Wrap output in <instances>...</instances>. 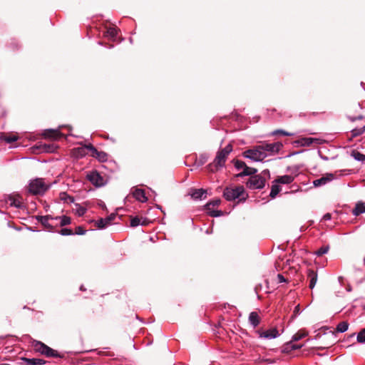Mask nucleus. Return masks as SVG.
Here are the masks:
<instances>
[{
    "instance_id": "nucleus-1",
    "label": "nucleus",
    "mask_w": 365,
    "mask_h": 365,
    "mask_svg": "<svg viewBox=\"0 0 365 365\" xmlns=\"http://www.w3.org/2000/svg\"><path fill=\"white\" fill-rule=\"evenodd\" d=\"M232 151V146L228 144L224 148L220 150L216 155L213 162L207 165V168L210 172L215 173L218 169L225 166L226 160L229 154Z\"/></svg>"
},
{
    "instance_id": "nucleus-2",
    "label": "nucleus",
    "mask_w": 365,
    "mask_h": 365,
    "mask_svg": "<svg viewBox=\"0 0 365 365\" xmlns=\"http://www.w3.org/2000/svg\"><path fill=\"white\" fill-rule=\"evenodd\" d=\"M223 196L227 201H232L240 199V201H245L247 195L245 196V188L243 186H237L235 188L226 187L223 192Z\"/></svg>"
},
{
    "instance_id": "nucleus-3",
    "label": "nucleus",
    "mask_w": 365,
    "mask_h": 365,
    "mask_svg": "<svg viewBox=\"0 0 365 365\" xmlns=\"http://www.w3.org/2000/svg\"><path fill=\"white\" fill-rule=\"evenodd\" d=\"M49 186L46 184L43 178H36L30 180L29 184V192L34 195H42Z\"/></svg>"
},
{
    "instance_id": "nucleus-4",
    "label": "nucleus",
    "mask_w": 365,
    "mask_h": 365,
    "mask_svg": "<svg viewBox=\"0 0 365 365\" xmlns=\"http://www.w3.org/2000/svg\"><path fill=\"white\" fill-rule=\"evenodd\" d=\"M33 346L34 349L46 356V357L61 358L63 357L56 350H54L41 341H34Z\"/></svg>"
},
{
    "instance_id": "nucleus-5",
    "label": "nucleus",
    "mask_w": 365,
    "mask_h": 365,
    "mask_svg": "<svg viewBox=\"0 0 365 365\" xmlns=\"http://www.w3.org/2000/svg\"><path fill=\"white\" fill-rule=\"evenodd\" d=\"M243 156L254 161H262L267 154H264V151L261 150L260 145L257 146L253 149H249L243 153Z\"/></svg>"
},
{
    "instance_id": "nucleus-6",
    "label": "nucleus",
    "mask_w": 365,
    "mask_h": 365,
    "mask_svg": "<svg viewBox=\"0 0 365 365\" xmlns=\"http://www.w3.org/2000/svg\"><path fill=\"white\" fill-rule=\"evenodd\" d=\"M265 178L261 175H252L247 182V186L250 189H262L265 185Z\"/></svg>"
},
{
    "instance_id": "nucleus-7",
    "label": "nucleus",
    "mask_w": 365,
    "mask_h": 365,
    "mask_svg": "<svg viewBox=\"0 0 365 365\" xmlns=\"http://www.w3.org/2000/svg\"><path fill=\"white\" fill-rule=\"evenodd\" d=\"M261 150L264 151V154L272 155L277 153L281 148L283 147V145L280 142H276L272 143H265L260 145Z\"/></svg>"
},
{
    "instance_id": "nucleus-8",
    "label": "nucleus",
    "mask_w": 365,
    "mask_h": 365,
    "mask_svg": "<svg viewBox=\"0 0 365 365\" xmlns=\"http://www.w3.org/2000/svg\"><path fill=\"white\" fill-rule=\"evenodd\" d=\"M87 179L95 186L101 187L105 185L104 178L96 170L87 175Z\"/></svg>"
},
{
    "instance_id": "nucleus-9",
    "label": "nucleus",
    "mask_w": 365,
    "mask_h": 365,
    "mask_svg": "<svg viewBox=\"0 0 365 365\" xmlns=\"http://www.w3.org/2000/svg\"><path fill=\"white\" fill-rule=\"evenodd\" d=\"M334 179V175L332 173H327L320 178L316 179L313 181L314 187H321L327 185Z\"/></svg>"
},
{
    "instance_id": "nucleus-10",
    "label": "nucleus",
    "mask_w": 365,
    "mask_h": 365,
    "mask_svg": "<svg viewBox=\"0 0 365 365\" xmlns=\"http://www.w3.org/2000/svg\"><path fill=\"white\" fill-rule=\"evenodd\" d=\"M116 216V214L111 213L109 216L105 218H101L96 222V226L98 229H104L111 224L112 221L115 219Z\"/></svg>"
},
{
    "instance_id": "nucleus-11",
    "label": "nucleus",
    "mask_w": 365,
    "mask_h": 365,
    "mask_svg": "<svg viewBox=\"0 0 365 365\" xmlns=\"http://www.w3.org/2000/svg\"><path fill=\"white\" fill-rule=\"evenodd\" d=\"M258 333L259 334V337L268 339H275L279 336V331L276 328L267 330L265 331H259Z\"/></svg>"
},
{
    "instance_id": "nucleus-12",
    "label": "nucleus",
    "mask_w": 365,
    "mask_h": 365,
    "mask_svg": "<svg viewBox=\"0 0 365 365\" xmlns=\"http://www.w3.org/2000/svg\"><path fill=\"white\" fill-rule=\"evenodd\" d=\"M133 197L139 202H145L148 197L145 195V190L140 188H135L132 192Z\"/></svg>"
},
{
    "instance_id": "nucleus-13",
    "label": "nucleus",
    "mask_w": 365,
    "mask_h": 365,
    "mask_svg": "<svg viewBox=\"0 0 365 365\" xmlns=\"http://www.w3.org/2000/svg\"><path fill=\"white\" fill-rule=\"evenodd\" d=\"M35 217L49 232L53 231V225L49 222L48 216L36 215Z\"/></svg>"
},
{
    "instance_id": "nucleus-14",
    "label": "nucleus",
    "mask_w": 365,
    "mask_h": 365,
    "mask_svg": "<svg viewBox=\"0 0 365 365\" xmlns=\"http://www.w3.org/2000/svg\"><path fill=\"white\" fill-rule=\"evenodd\" d=\"M190 195L192 198L195 200H202L206 197V190L202 188L200 189H192L190 192Z\"/></svg>"
},
{
    "instance_id": "nucleus-15",
    "label": "nucleus",
    "mask_w": 365,
    "mask_h": 365,
    "mask_svg": "<svg viewBox=\"0 0 365 365\" xmlns=\"http://www.w3.org/2000/svg\"><path fill=\"white\" fill-rule=\"evenodd\" d=\"M294 180V176L292 175H284L277 177L273 182L278 184L289 185Z\"/></svg>"
},
{
    "instance_id": "nucleus-16",
    "label": "nucleus",
    "mask_w": 365,
    "mask_h": 365,
    "mask_svg": "<svg viewBox=\"0 0 365 365\" xmlns=\"http://www.w3.org/2000/svg\"><path fill=\"white\" fill-rule=\"evenodd\" d=\"M307 278L309 281V287L311 289H314V287H315V285L317 284V279H318V275H317V272L314 271L313 269H308Z\"/></svg>"
},
{
    "instance_id": "nucleus-17",
    "label": "nucleus",
    "mask_w": 365,
    "mask_h": 365,
    "mask_svg": "<svg viewBox=\"0 0 365 365\" xmlns=\"http://www.w3.org/2000/svg\"><path fill=\"white\" fill-rule=\"evenodd\" d=\"M249 322L254 327H257L260 322L259 317L255 312H252L249 315Z\"/></svg>"
},
{
    "instance_id": "nucleus-18",
    "label": "nucleus",
    "mask_w": 365,
    "mask_h": 365,
    "mask_svg": "<svg viewBox=\"0 0 365 365\" xmlns=\"http://www.w3.org/2000/svg\"><path fill=\"white\" fill-rule=\"evenodd\" d=\"M363 213H365V205L362 202H359L352 210V214L354 216H358Z\"/></svg>"
},
{
    "instance_id": "nucleus-19",
    "label": "nucleus",
    "mask_w": 365,
    "mask_h": 365,
    "mask_svg": "<svg viewBox=\"0 0 365 365\" xmlns=\"http://www.w3.org/2000/svg\"><path fill=\"white\" fill-rule=\"evenodd\" d=\"M257 173V170L253 168H250L246 165V167L244 168L243 170L237 175L239 177H243V176H249L252 175Z\"/></svg>"
},
{
    "instance_id": "nucleus-20",
    "label": "nucleus",
    "mask_w": 365,
    "mask_h": 365,
    "mask_svg": "<svg viewBox=\"0 0 365 365\" xmlns=\"http://www.w3.org/2000/svg\"><path fill=\"white\" fill-rule=\"evenodd\" d=\"M26 362L27 365H43L46 364V361L41 359H24Z\"/></svg>"
},
{
    "instance_id": "nucleus-21",
    "label": "nucleus",
    "mask_w": 365,
    "mask_h": 365,
    "mask_svg": "<svg viewBox=\"0 0 365 365\" xmlns=\"http://www.w3.org/2000/svg\"><path fill=\"white\" fill-rule=\"evenodd\" d=\"M93 157L96 158L101 162H106L108 160V155L106 153L103 151H98L97 150V152H95L93 154H91Z\"/></svg>"
},
{
    "instance_id": "nucleus-22",
    "label": "nucleus",
    "mask_w": 365,
    "mask_h": 365,
    "mask_svg": "<svg viewBox=\"0 0 365 365\" xmlns=\"http://www.w3.org/2000/svg\"><path fill=\"white\" fill-rule=\"evenodd\" d=\"M55 220L60 221V226L63 227L65 225H70L71 222V220L70 217L63 215V216H57L55 217Z\"/></svg>"
},
{
    "instance_id": "nucleus-23",
    "label": "nucleus",
    "mask_w": 365,
    "mask_h": 365,
    "mask_svg": "<svg viewBox=\"0 0 365 365\" xmlns=\"http://www.w3.org/2000/svg\"><path fill=\"white\" fill-rule=\"evenodd\" d=\"M295 143L301 146H310L313 143V138H302Z\"/></svg>"
},
{
    "instance_id": "nucleus-24",
    "label": "nucleus",
    "mask_w": 365,
    "mask_h": 365,
    "mask_svg": "<svg viewBox=\"0 0 365 365\" xmlns=\"http://www.w3.org/2000/svg\"><path fill=\"white\" fill-rule=\"evenodd\" d=\"M272 185L269 196L272 198H274L277 194L281 191L282 188L278 183H275Z\"/></svg>"
},
{
    "instance_id": "nucleus-25",
    "label": "nucleus",
    "mask_w": 365,
    "mask_h": 365,
    "mask_svg": "<svg viewBox=\"0 0 365 365\" xmlns=\"http://www.w3.org/2000/svg\"><path fill=\"white\" fill-rule=\"evenodd\" d=\"M118 34V31L115 28L110 27L106 30V36L112 40H115Z\"/></svg>"
},
{
    "instance_id": "nucleus-26",
    "label": "nucleus",
    "mask_w": 365,
    "mask_h": 365,
    "mask_svg": "<svg viewBox=\"0 0 365 365\" xmlns=\"http://www.w3.org/2000/svg\"><path fill=\"white\" fill-rule=\"evenodd\" d=\"M365 132V125L361 128H356L351 130V138H356L362 135Z\"/></svg>"
},
{
    "instance_id": "nucleus-27",
    "label": "nucleus",
    "mask_w": 365,
    "mask_h": 365,
    "mask_svg": "<svg viewBox=\"0 0 365 365\" xmlns=\"http://www.w3.org/2000/svg\"><path fill=\"white\" fill-rule=\"evenodd\" d=\"M351 156L357 161L362 163L365 162V155L359 151L353 150L351 153Z\"/></svg>"
},
{
    "instance_id": "nucleus-28",
    "label": "nucleus",
    "mask_w": 365,
    "mask_h": 365,
    "mask_svg": "<svg viewBox=\"0 0 365 365\" xmlns=\"http://www.w3.org/2000/svg\"><path fill=\"white\" fill-rule=\"evenodd\" d=\"M349 328V324L346 322H341L336 326V331L339 333H344L347 331Z\"/></svg>"
},
{
    "instance_id": "nucleus-29",
    "label": "nucleus",
    "mask_w": 365,
    "mask_h": 365,
    "mask_svg": "<svg viewBox=\"0 0 365 365\" xmlns=\"http://www.w3.org/2000/svg\"><path fill=\"white\" fill-rule=\"evenodd\" d=\"M278 134H280V135H284V136H292V135H294V133L287 132V131H285L284 130H282V129H278V130H276L272 132V135H278Z\"/></svg>"
},
{
    "instance_id": "nucleus-30",
    "label": "nucleus",
    "mask_w": 365,
    "mask_h": 365,
    "mask_svg": "<svg viewBox=\"0 0 365 365\" xmlns=\"http://www.w3.org/2000/svg\"><path fill=\"white\" fill-rule=\"evenodd\" d=\"M356 339L359 343L365 342V329H363L361 331L359 332Z\"/></svg>"
},
{
    "instance_id": "nucleus-31",
    "label": "nucleus",
    "mask_w": 365,
    "mask_h": 365,
    "mask_svg": "<svg viewBox=\"0 0 365 365\" xmlns=\"http://www.w3.org/2000/svg\"><path fill=\"white\" fill-rule=\"evenodd\" d=\"M207 155L206 154H202L199 157V159L196 161L198 166L202 165L207 160Z\"/></svg>"
},
{
    "instance_id": "nucleus-32",
    "label": "nucleus",
    "mask_w": 365,
    "mask_h": 365,
    "mask_svg": "<svg viewBox=\"0 0 365 365\" xmlns=\"http://www.w3.org/2000/svg\"><path fill=\"white\" fill-rule=\"evenodd\" d=\"M299 167L297 165H295L294 167H287V171L290 172L292 174H294V178L298 175L299 173Z\"/></svg>"
},
{
    "instance_id": "nucleus-33",
    "label": "nucleus",
    "mask_w": 365,
    "mask_h": 365,
    "mask_svg": "<svg viewBox=\"0 0 365 365\" xmlns=\"http://www.w3.org/2000/svg\"><path fill=\"white\" fill-rule=\"evenodd\" d=\"M234 164H235V168L237 170L244 169V168L246 167L245 163L242 160H235Z\"/></svg>"
},
{
    "instance_id": "nucleus-34",
    "label": "nucleus",
    "mask_w": 365,
    "mask_h": 365,
    "mask_svg": "<svg viewBox=\"0 0 365 365\" xmlns=\"http://www.w3.org/2000/svg\"><path fill=\"white\" fill-rule=\"evenodd\" d=\"M58 134V130H46L45 133H44L45 136L52 137V138H56Z\"/></svg>"
},
{
    "instance_id": "nucleus-35",
    "label": "nucleus",
    "mask_w": 365,
    "mask_h": 365,
    "mask_svg": "<svg viewBox=\"0 0 365 365\" xmlns=\"http://www.w3.org/2000/svg\"><path fill=\"white\" fill-rule=\"evenodd\" d=\"M329 251V247L328 246H324L320 247L317 252L316 255L318 256H322L324 254H327Z\"/></svg>"
},
{
    "instance_id": "nucleus-36",
    "label": "nucleus",
    "mask_w": 365,
    "mask_h": 365,
    "mask_svg": "<svg viewBox=\"0 0 365 365\" xmlns=\"http://www.w3.org/2000/svg\"><path fill=\"white\" fill-rule=\"evenodd\" d=\"M59 234H61V235H63V236H68V235H72L74 233L73 232V231L71 229L63 228L60 230Z\"/></svg>"
},
{
    "instance_id": "nucleus-37",
    "label": "nucleus",
    "mask_w": 365,
    "mask_h": 365,
    "mask_svg": "<svg viewBox=\"0 0 365 365\" xmlns=\"http://www.w3.org/2000/svg\"><path fill=\"white\" fill-rule=\"evenodd\" d=\"M302 346H303V345H302V344H299V345H294V344H292V343L290 342V343H289V344H287V347H286V348H284V352H285V351H287L286 349H288V348H289V347H290V349H291L292 350H296V349H301Z\"/></svg>"
},
{
    "instance_id": "nucleus-38",
    "label": "nucleus",
    "mask_w": 365,
    "mask_h": 365,
    "mask_svg": "<svg viewBox=\"0 0 365 365\" xmlns=\"http://www.w3.org/2000/svg\"><path fill=\"white\" fill-rule=\"evenodd\" d=\"M302 346H303V345H302V344H299V345H294V344H292V343L290 342V343H289V344H287V347H286V348H284V352H285V351H287L286 349H288V348H289V347H290V349H291L292 350H296V349H301Z\"/></svg>"
},
{
    "instance_id": "nucleus-39",
    "label": "nucleus",
    "mask_w": 365,
    "mask_h": 365,
    "mask_svg": "<svg viewBox=\"0 0 365 365\" xmlns=\"http://www.w3.org/2000/svg\"><path fill=\"white\" fill-rule=\"evenodd\" d=\"M140 225V218H139L138 217H135L131 219V220H130V226L131 227H135Z\"/></svg>"
},
{
    "instance_id": "nucleus-40",
    "label": "nucleus",
    "mask_w": 365,
    "mask_h": 365,
    "mask_svg": "<svg viewBox=\"0 0 365 365\" xmlns=\"http://www.w3.org/2000/svg\"><path fill=\"white\" fill-rule=\"evenodd\" d=\"M306 335H307V334H305V333L297 332L293 335L292 341H299V340L302 339V338H304Z\"/></svg>"
},
{
    "instance_id": "nucleus-41",
    "label": "nucleus",
    "mask_w": 365,
    "mask_h": 365,
    "mask_svg": "<svg viewBox=\"0 0 365 365\" xmlns=\"http://www.w3.org/2000/svg\"><path fill=\"white\" fill-rule=\"evenodd\" d=\"M86 208H85L84 207H82V206H79L77 209H76V214L78 215V216H83L86 214Z\"/></svg>"
},
{
    "instance_id": "nucleus-42",
    "label": "nucleus",
    "mask_w": 365,
    "mask_h": 365,
    "mask_svg": "<svg viewBox=\"0 0 365 365\" xmlns=\"http://www.w3.org/2000/svg\"><path fill=\"white\" fill-rule=\"evenodd\" d=\"M86 232V230H84V228L81 226H78L76 228L75 234L78 235H84Z\"/></svg>"
},
{
    "instance_id": "nucleus-43",
    "label": "nucleus",
    "mask_w": 365,
    "mask_h": 365,
    "mask_svg": "<svg viewBox=\"0 0 365 365\" xmlns=\"http://www.w3.org/2000/svg\"><path fill=\"white\" fill-rule=\"evenodd\" d=\"M300 312H301V311H300L299 304H298L294 309L293 315L291 317L292 319H294L297 315H299L300 314Z\"/></svg>"
},
{
    "instance_id": "nucleus-44",
    "label": "nucleus",
    "mask_w": 365,
    "mask_h": 365,
    "mask_svg": "<svg viewBox=\"0 0 365 365\" xmlns=\"http://www.w3.org/2000/svg\"><path fill=\"white\" fill-rule=\"evenodd\" d=\"M222 215V210H212L210 212V215L212 217H220Z\"/></svg>"
},
{
    "instance_id": "nucleus-45",
    "label": "nucleus",
    "mask_w": 365,
    "mask_h": 365,
    "mask_svg": "<svg viewBox=\"0 0 365 365\" xmlns=\"http://www.w3.org/2000/svg\"><path fill=\"white\" fill-rule=\"evenodd\" d=\"M18 138L16 135L9 136L5 138V141L9 143L16 141Z\"/></svg>"
},
{
    "instance_id": "nucleus-46",
    "label": "nucleus",
    "mask_w": 365,
    "mask_h": 365,
    "mask_svg": "<svg viewBox=\"0 0 365 365\" xmlns=\"http://www.w3.org/2000/svg\"><path fill=\"white\" fill-rule=\"evenodd\" d=\"M220 203V200H212V201H210V202H208L207 205H206V207H209L210 205L212 206H218Z\"/></svg>"
},
{
    "instance_id": "nucleus-47",
    "label": "nucleus",
    "mask_w": 365,
    "mask_h": 365,
    "mask_svg": "<svg viewBox=\"0 0 365 365\" xmlns=\"http://www.w3.org/2000/svg\"><path fill=\"white\" fill-rule=\"evenodd\" d=\"M86 148L91 151L92 154H93L95 152H97V149L92 144L86 145Z\"/></svg>"
},
{
    "instance_id": "nucleus-48",
    "label": "nucleus",
    "mask_w": 365,
    "mask_h": 365,
    "mask_svg": "<svg viewBox=\"0 0 365 365\" xmlns=\"http://www.w3.org/2000/svg\"><path fill=\"white\" fill-rule=\"evenodd\" d=\"M277 279H278V281L279 283H282V282H286V279L284 278V277L281 274H277Z\"/></svg>"
},
{
    "instance_id": "nucleus-49",
    "label": "nucleus",
    "mask_w": 365,
    "mask_h": 365,
    "mask_svg": "<svg viewBox=\"0 0 365 365\" xmlns=\"http://www.w3.org/2000/svg\"><path fill=\"white\" fill-rule=\"evenodd\" d=\"M331 218V215L330 213H326L324 216H323V220H325V221H328V220H330Z\"/></svg>"
},
{
    "instance_id": "nucleus-50",
    "label": "nucleus",
    "mask_w": 365,
    "mask_h": 365,
    "mask_svg": "<svg viewBox=\"0 0 365 365\" xmlns=\"http://www.w3.org/2000/svg\"><path fill=\"white\" fill-rule=\"evenodd\" d=\"M315 143L317 144H321L322 140L319 138H313V143Z\"/></svg>"
},
{
    "instance_id": "nucleus-51",
    "label": "nucleus",
    "mask_w": 365,
    "mask_h": 365,
    "mask_svg": "<svg viewBox=\"0 0 365 365\" xmlns=\"http://www.w3.org/2000/svg\"><path fill=\"white\" fill-rule=\"evenodd\" d=\"M147 224H148V222H147L146 219H143V220L140 219V225H146Z\"/></svg>"
},
{
    "instance_id": "nucleus-52",
    "label": "nucleus",
    "mask_w": 365,
    "mask_h": 365,
    "mask_svg": "<svg viewBox=\"0 0 365 365\" xmlns=\"http://www.w3.org/2000/svg\"><path fill=\"white\" fill-rule=\"evenodd\" d=\"M262 174H263L264 175H269V170H263V171H262Z\"/></svg>"
},
{
    "instance_id": "nucleus-53",
    "label": "nucleus",
    "mask_w": 365,
    "mask_h": 365,
    "mask_svg": "<svg viewBox=\"0 0 365 365\" xmlns=\"http://www.w3.org/2000/svg\"><path fill=\"white\" fill-rule=\"evenodd\" d=\"M46 216L48 217V220H55V217H52L50 215H47Z\"/></svg>"
},
{
    "instance_id": "nucleus-54",
    "label": "nucleus",
    "mask_w": 365,
    "mask_h": 365,
    "mask_svg": "<svg viewBox=\"0 0 365 365\" xmlns=\"http://www.w3.org/2000/svg\"><path fill=\"white\" fill-rule=\"evenodd\" d=\"M361 118H362V116H361V115H360V116H359V117H357V118H351V120L352 121H354V120H356V119H361Z\"/></svg>"
},
{
    "instance_id": "nucleus-55",
    "label": "nucleus",
    "mask_w": 365,
    "mask_h": 365,
    "mask_svg": "<svg viewBox=\"0 0 365 365\" xmlns=\"http://www.w3.org/2000/svg\"><path fill=\"white\" fill-rule=\"evenodd\" d=\"M67 197H68V199H69L70 202H73L74 200H73V198L72 197L68 196V195Z\"/></svg>"
},
{
    "instance_id": "nucleus-56",
    "label": "nucleus",
    "mask_w": 365,
    "mask_h": 365,
    "mask_svg": "<svg viewBox=\"0 0 365 365\" xmlns=\"http://www.w3.org/2000/svg\"><path fill=\"white\" fill-rule=\"evenodd\" d=\"M28 230H29L30 231H32V232H35L36 231V230H34V228L32 227H28Z\"/></svg>"
},
{
    "instance_id": "nucleus-57",
    "label": "nucleus",
    "mask_w": 365,
    "mask_h": 365,
    "mask_svg": "<svg viewBox=\"0 0 365 365\" xmlns=\"http://www.w3.org/2000/svg\"><path fill=\"white\" fill-rule=\"evenodd\" d=\"M156 207L159 210H162V207L161 206L158 205H156Z\"/></svg>"
},
{
    "instance_id": "nucleus-58",
    "label": "nucleus",
    "mask_w": 365,
    "mask_h": 365,
    "mask_svg": "<svg viewBox=\"0 0 365 365\" xmlns=\"http://www.w3.org/2000/svg\"><path fill=\"white\" fill-rule=\"evenodd\" d=\"M211 232H210V230H208L206 231V233H207V234H210V233H211Z\"/></svg>"
},
{
    "instance_id": "nucleus-59",
    "label": "nucleus",
    "mask_w": 365,
    "mask_h": 365,
    "mask_svg": "<svg viewBox=\"0 0 365 365\" xmlns=\"http://www.w3.org/2000/svg\"><path fill=\"white\" fill-rule=\"evenodd\" d=\"M80 289H81V290H83V286H81Z\"/></svg>"
},
{
    "instance_id": "nucleus-60",
    "label": "nucleus",
    "mask_w": 365,
    "mask_h": 365,
    "mask_svg": "<svg viewBox=\"0 0 365 365\" xmlns=\"http://www.w3.org/2000/svg\"><path fill=\"white\" fill-rule=\"evenodd\" d=\"M101 207H106V205H105V204L101 205Z\"/></svg>"
},
{
    "instance_id": "nucleus-61",
    "label": "nucleus",
    "mask_w": 365,
    "mask_h": 365,
    "mask_svg": "<svg viewBox=\"0 0 365 365\" xmlns=\"http://www.w3.org/2000/svg\"><path fill=\"white\" fill-rule=\"evenodd\" d=\"M101 207H106V205H105V204L101 205Z\"/></svg>"
},
{
    "instance_id": "nucleus-62",
    "label": "nucleus",
    "mask_w": 365,
    "mask_h": 365,
    "mask_svg": "<svg viewBox=\"0 0 365 365\" xmlns=\"http://www.w3.org/2000/svg\"><path fill=\"white\" fill-rule=\"evenodd\" d=\"M364 264H365V257L364 258Z\"/></svg>"
},
{
    "instance_id": "nucleus-63",
    "label": "nucleus",
    "mask_w": 365,
    "mask_h": 365,
    "mask_svg": "<svg viewBox=\"0 0 365 365\" xmlns=\"http://www.w3.org/2000/svg\"><path fill=\"white\" fill-rule=\"evenodd\" d=\"M364 309L365 310V306L364 307Z\"/></svg>"
}]
</instances>
